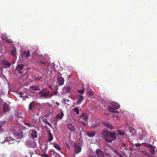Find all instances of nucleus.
Here are the masks:
<instances>
[{
  "instance_id": "obj_27",
  "label": "nucleus",
  "mask_w": 157,
  "mask_h": 157,
  "mask_svg": "<svg viewBox=\"0 0 157 157\" xmlns=\"http://www.w3.org/2000/svg\"><path fill=\"white\" fill-rule=\"evenodd\" d=\"M24 124L25 125L30 128L35 127V125H34V124H33L32 122L31 123H24Z\"/></svg>"
},
{
  "instance_id": "obj_60",
  "label": "nucleus",
  "mask_w": 157,
  "mask_h": 157,
  "mask_svg": "<svg viewBox=\"0 0 157 157\" xmlns=\"http://www.w3.org/2000/svg\"><path fill=\"white\" fill-rule=\"evenodd\" d=\"M33 143L34 144V146H33L34 147H36V144H35V143H33Z\"/></svg>"
},
{
  "instance_id": "obj_1",
  "label": "nucleus",
  "mask_w": 157,
  "mask_h": 157,
  "mask_svg": "<svg viewBox=\"0 0 157 157\" xmlns=\"http://www.w3.org/2000/svg\"><path fill=\"white\" fill-rule=\"evenodd\" d=\"M118 136L117 133L113 132H110L108 138H106V141L111 143L113 141L115 140Z\"/></svg>"
},
{
  "instance_id": "obj_58",
  "label": "nucleus",
  "mask_w": 157,
  "mask_h": 157,
  "mask_svg": "<svg viewBox=\"0 0 157 157\" xmlns=\"http://www.w3.org/2000/svg\"><path fill=\"white\" fill-rule=\"evenodd\" d=\"M24 94L23 93H20V96H21V97H22V96H23Z\"/></svg>"
},
{
  "instance_id": "obj_4",
  "label": "nucleus",
  "mask_w": 157,
  "mask_h": 157,
  "mask_svg": "<svg viewBox=\"0 0 157 157\" xmlns=\"http://www.w3.org/2000/svg\"><path fill=\"white\" fill-rule=\"evenodd\" d=\"M49 93V91L47 89H44L40 91L39 94L41 97L48 98Z\"/></svg>"
},
{
  "instance_id": "obj_50",
  "label": "nucleus",
  "mask_w": 157,
  "mask_h": 157,
  "mask_svg": "<svg viewBox=\"0 0 157 157\" xmlns=\"http://www.w3.org/2000/svg\"><path fill=\"white\" fill-rule=\"evenodd\" d=\"M14 115L17 117V116H18L19 115L18 114V113L17 112H15V113H14Z\"/></svg>"
},
{
  "instance_id": "obj_63",
  "label": "nucleus",
  "mask_w": 157,
  "mask_h": 157,
  "mask_svg": "<svg viewBox=\"0 0 157 157\" xmlns=\"http://www.w3.org/2000/svg\"><path fill=\"white\" fill-rule=\"evenodd\" d=\"M22 72H19V73H21Z\"/></svg>"
},
{
  "instance_id": "obj_54",
  "label": "nucleus",
  "mask_w": 157,
  "mask_h": 157,
  "mask_svg": "<svg viewBox=\"0 0 157 157\" xmlns=\"http://www.w3.org/2000/svg\"><path fill=\"white\" fill-rule=\"evenodd\" d=\"M122 146L125 147L126 146V144L124 142H123L122 143Z\"/></svg>"
},
{
  "instance_id": "obj_55",
  "label": "nucleus",
  "mask_w": 157,
  "mask_h": 157,
  "mask_svg": "<svg viewBox=\"0 0 157 157\" xmlns=\"http://www.w3.org/2000/svg\"><path fill=\"white\" fill-rule=\"evenodd\" d=\"M63 100L64 101V103L65 104H66V99H65V98H64L63 99Z\"/></svg>"
},
{
  "instance_id": "obj_53",
  "label": "nucleus",
  "mask_w": 157,
  "mask_h": 157,
  "mask_svg": "<svg viewBox=\"0 0 157 157\" xmlns=\"http://www.w3.org/2000/svg\"><path fill=\"white\" fill-rule=\"evenodd\" d=\"M88 94L90 95H92V93L90 91H89L88 92Z\"/></svg>"
},
{
  "instance_id": "obj_48",
  "label": "nucleus",
  "mask_w": 157,
  "mask_h": 157,
  "mask_svg": "<svg viewBox=\"0 0 157 157\" xmlns=\"http://www.w3.org/2000/svg\"><path fill=\"white\" fill-rule=\"evenodd\" d=\"M113 151L117 155H118L119 154V153L116 150H113Z\"/></svg>"
},
{
  "instance_id": "obj_24",
  "label": "nucleus",
  "mask_w": 157,
  "mask_h": 157,
  "mask_svg": "<svg viewBox=\"0 0 157 157\" xmlns=\"http://www.w3.org/2000/svg\"><path fill=\"white\" fill-rule=\"evenodd\" d=\"M79 123L81 124L83 126H86L87 124V121H84L82 120H78Z\"/></svg>"
},
{
  "instance_id": "obj_36",
  "label": "nucleus",
  "mask_w": 157,
  "mask_h": 157,
  "mask_svg": "<svg viewBox=\"0 0 157 157\" xmlns=\"http://www.w3.org/2000/svg\"><path fill=\"white\" fill-rule=\"evenodd\" d=\"M42 78V77L40 75H39L37 76H35V79L36 81H39L40 79H41Z\"/></svg>"
},
{
  "instance_id": "obj_15",
  "label": "nucleus",
  "mask_w": 157,
  "mask_h": 157,
  "mask_svg": "<svg viewBox=\"0 0 157 157\" xmlns=\"http://www.w3.org/2000/svg\"><path fill=\"white\" fill-rule=\"evenodd\" d=\"M103 124L107 128L110 130H112L113 129V127L111 125L105 122H103Z\"/></svg>"
},
{
  "instance_id": "obj_13",
  "label": "nucleus",
  "mask_w": 157,
  "mask_h": 157,
  "mask_svg": "<svg viewBox=\"0 0 157 157\" xmlns=\"http://www.w3.org/2000/svg\"><path fill=\"white\" fill-rule=\"evenodd\" d=\"M88 119V116L87 114L85 113H83L80 116V118L79 120H81L83 119V121H87Z\"/></svg>"
},
{
  "instance_id": "obj_35",
  "label": "nucleus",
  "mask_w": 157,
  "mask_h": 157,
  "mask_svg": "<svg viewBox=\"0 0 157 157\" xmlns=\"http://www.w3.org/2000/svg\"><path fill=\"white\" fill-rule=\"evenodd\" d=\"M40 155L42 157H49V156L45 152L42 153Z\"/></svg>"
},
{
  "instance_id": "obj_3",
  "label": "nucleus",
  "mask_w": 157,
  "mask_h": 157,
  "mask_svg": "<svg viewBox=\"0 0 157 157\" xmlns=\"http://www.w3.org/2000/svg\"><path fill=\"white\" fill-rule=\"evenodd\" d=\"M31 122L34 125H36L38 124L40 121V117L38 116V114L35 113L33 114H32Z\"/></svg>"
},
{
  "instance_id": "obj_59",
  "label": "nucleus",
  "mask_w": 157,
  "mask_h": 157,
  "mask_svg": "<svg viewBox=\"0 0 157 157\" xmlns=\"http://www.w3.org/2000/svg\"><path fill=\"white\" fill-rule=\"evenodd\" d=\"M55 89L56 90H58V86H56V87H55Z\"/></svg>"
},
{
  "instance_id": "obj_43",
  "label": "nucleus",
  "mask_w": 157,
  "mask_h": 157,
  "mask_svg": "<svg viewBox=\"0 0 157 157\" xmlns=\"http://www.w3.org/2000/svg\"><path fill=\"white\" fill-rule=\"evenodd\" d=\"M99 125H100V124L98 123L95 124L94 125H92V126L91 127H92L93 128H95L97 127Z\"/></svg>"
},
{
  "instance_id": "obj_52",
  "label": "nucleus",
  "mask_w": 157,
  "mask_h": 157,
  "mask_svg": "<svg viewBox=\"0 0 157 157\" xmlns=\"http://www.w3.org/2000/svg\"><path fill=\"white\" fill-rule=\"evenodd\" d=\"M40 62L42 64H44V65H45L46 64V62L45 61H41Z\"/></svg>"
},
{
  "instance_id": "obj_18",
  "label": "nucleus",
  "mask_w": 157,
  "mask_h": 157,
  "mask_svg": "<svg viewBox=\"0 0 157 157\" xmlns=\"http://www.w3.org/2000/svg\"><path fill=\"white\" fill-rule=\"evenodd\" d=\"M87 136L90 137H92L94 136L96 134L95 132L92 131L90 132H86Z\"/></svg>"
},
{
  "instance_id": "obj_33",
  "label": "nucleus",
  "mask_w": 157,
  "mask_h": 157,
  "mask_svg": "<svg viewBox=\"0 0 157 157\" xmlns=\"http://www.w3.org/2000/svg\"><path fill=\"white\" fill-rule=\"evenodd\" d=\"M108 109L109 110V111H110V112H112L113 113H117V111L114 110V109H113L112 108H111V107H109L108 108Z\"/></svg>"
},
{
  "instance_id": "obj_25",
  "label": "nucleus",
  "mask_w": 157,
  "mask_h": 157,
  "mask_svg": "<svg viewBox=\"0 0 157 157\" xmlns=\"http://www.w3.org/2000/svg\"><path fill=\"white\" fill-rule=\"evenodd\" d=\"M24 65L23 64H18L17 67H16V68L17 70H21L23 68Z\"/></svg>"
},
{
  "instance_id": "obj_45",
  "label": "nucleus",
  "mask_w": 157,
  "mask_h": 157,
  "mask_svg": "<svg viewBox=\"0 0 157 157\" xmlns=\"http://www.w3.org/2000/svg\"><path fill=\"white\" fill-rule=\"evenodd\" d=\"M105 155L106 156H109V157H111L112 156V154L110 153H105Z\"/></svg>"
},
{
  "instance_id": "obj_28",
  "label": "nucleus",
  "mask_w": 157,
  "mask_h": 157,
  "mask_svg": "<svg viewBox=\"0 0 157 157\" xmlns=\"http://www.w3.org/2000/svg\"><path fill=\"white\" fill-rule=\"evenodd\" d=\"M2 63L4 65L8 66H10L11 65V64L10 63L5 60H3L2 61Z\"/></svg>"
},
{
  "instance_id": "obj_62",
  "label": "nucleus",
  "mask_w": 157,
  "mask_h": 157,
  "mask_svg": "<svg viewBox=\"0 0 157 157\" xmlns=\"http://www.w3.org/2000/svg\"><path fill=\"white\" fill-rule=\"evenodd\" d=\"M66 101H67V102H68L70 101L68 100L67 99Z\"/></svg>"
},
{
  "instance_id": "obj_41",
  "label": "nucleus",
  "mask_w": 157,
  "mask_h": 157,
  "mask_svg": "<svg viewBox=\"0 0 157 157\" xmlns=\"http://www.w3.org/2000/svg\"><path fill=\"white\" fill-rule=\"evenodd\" d=\"M117 132L119 134L120 136L124 135V133L121 130H118L117 131Z\"/></svg>"
},
{
  "instance_id": "obj_22",
  "label": "nucleus",
  "mask_w": 157,
  "mask_h": 157,
  "mask_svg": "<svg viewBox=\"0 0 157 157\" xmlns=\"http://www.w3.org/2000/svg\"><path fill=\"white\" fill-rule=\"evenodd\" d=\"M48 140L49 142H51L53 139V136L50 131L48 133Z\"/></svg>"
},
{
  "instance_id": "obj_2",
  "label": "nucleus",
  "mask_w": 157,
  "mask_h": 157,
  "mask_svg": "<svg viewBox=\"0 0 157 157\" xmlns=\"http://www.w3.org/2000/svg\"><path fill=\"white\" fill-rule=\"evenodd\" d=\"M37 104L34 101L31 102L29 105L28 112L30 114L32 115V114L34 113V111L37 108Z\"/></svg>"
},
{
  "instance_id": "obj_34",
  "label": "nucleus",
  "mask_w": 157,
  "mask_h": 157,
  "mask_svg": "<svg viewBox=\"0 0 157 157\" xmlns=\"http://www.w3.org/2000/svg\"><path fill=\"white\" fill-rule=\"evenodd\" d=\"M142 153L144 155L148 157H151V155L149 153L145 151H142Z\"/></svg>"
},
{
  "instance_id": "obj_64",
  "label": "nucleus",
  "mask_w": 157,
  "mask_h": 157,
  "mask_svg": "<svg viewBox=\"0 0 157 157\" xmlns=\"http://www.w3.org/2000/svg\"><path fill=\"white\" fill-rule=\"evenodd\" d=\"M156 151H157V149H156Z\"/></svg>"
},
{
  "instance_id": "obj_6",
  "label": "nucleus",
  "mask_w": 157,
  "mask_h": 157,
  "mask_svg": "<svg viewBox=\"0 0 157 157\" xmlns=\"http://www.w3.org/2000/svg\"><path fill=\"white\" fill-rule=\"evenodd\" d=\"M23 133L22 131L20 130L18 132L17 131L15 133H14L15 136L17 139H21L23 137Z\"/></svg>"
},
{
  "instance_id": "obj_44",
  "label": "nucleus",
  "mask_w": 157,
  "mask_h": 157,
  "mask_svg": "<svg viewBox=\"0 0 157 157\" xmlns=\"http://www.w3.org/2000/svg\"><path fill=\"white\" fill-rule=\"evenodd\" d=\"M6 40V42L7 43H11L13 42V41L10 39H7Z\"/></svg>"
},
{
  "instance_id": "obj_11",
  "label": "nucleus",
  "mask_w": 157,
  "mask_h": 157,
  "mask_svg": "<svg viewBox=\"0 0 157 157\" xmlns=\"http://www.w3.org/2000/svg\"><path fill=\"white\" fill-rule=\"evenodd\" d=\"M67 127L68 129L71 132H73L75 130V127L71 123H68L67 124Z\"/></svg>"
},
{
  "instance_id": "obj_49",
  "label": "nucleus",
  "mask_w": 157,
  "mask_h": 157,
  "mask_svg": "<svg viewBox=\"0 0 157 157\" xmlns=\"http://www.w3.org/2000/svg\"><path fill=\"white\" fill-rule=\"evenodd\" d=\"M141 144H135V146L136 147H140L141 146Z\"/></svg>"
},
{
  "instance_id": "obj_47",
  "label": "nucleus",
  "mask_w": 157,
  "mask_h": 157,
  "mask_svg": "<svg viewBox=\"0 0 157 157\" xmlns=\"http://www.w3.org/2000/svg\"><path fill=\"white\" fill-rule=\"evenodd\" d=\"M52 94H53V96H55L57 94H58V92L57 91H56L52 92Z\"/></svg>"
},
{
  "instance_id": "obj_21",
  "label": "nucleus",
  "mask_w": 157,
  "mask_h": 157,
  "mask_svg": "<svg viewBox=\"0 0 157 157\" xmlns=\"http://www.w3.org/2000/svg\"><path fill=\"white\" fill-rule=\"evenodd\" d=\"M42 121L43 123L48 125L51 128H53L52 126L50 124V123L49 122H48L47 120L45 118L43 117L42 119Z\"/></svg>"
},
{
  "instance_id": "obj_42",
  "label": "nucleus",
  "mask_w": 157,
  "mask_h": 157,
  "mask_svg": "<svg viewBox=\"0 0 157 157\" xmlns=\"http://www.w3.org/2000/svg\"><path fill=\"white\" fill-rule=\"evenodd\" d=\"M142 144H144V146L146 147H147L148 148H149L150 147L151 145L150 144H147V143H143Z\"/></svg>"
},
{
  "instance_id": "obj_37",
  "label": "nucleus",
  "mask_w": 157,
  "mask_h": 157,
  "mask_svg": "<svg viewBox=\"0 0 157 157\" xmlns=\"http://www.w3.org/2000/svg\"><path fill=\"white\" fill-rule=\"evenodd\" d=\"M11 53L13 56H15L17 54V51L16 50H12L11 51Z\"/></svg>"
},
{
  "instance_id": "obj_30",
  "label": "nucleus",
  "mask_w": 157,
  "mask_h": 157,
  "mask_svg": "<svg viewBox=\"0 0 157 157\" xmlns=\"http://www.w3.org/2000/svg\"><path fill=\"white\" fill-rule=\"evenodd\" d=\"M23 54L26 58H27L30 56V52L29 51H28L27 52L26 51L24 52L23 53Z\"/></svg>"
},
{
  "instance_id": "obj_5",
  "label": "nucleus",
  "mask_w": 157,
  "mask_h": 157,
  "mask_svg": "<svg viewBox=\"0 0 157 157\" xmlns=\"http://www.w3.org/2000/svg\"><path fill=\"white\" fill-rule=\"evenodd\" d=\"M30 131L31 132L30 134V137L31 138L33 139L37 137V132L36 130L32 129H30Z\"/></svg>"
},
{
  "instance_id": "obj_10",
  "label": "nucleus",
  "mask_w": 157,
  "mask_h": 157,
  "mask_svg": "<svg viewBox=\"0 0 157 157\" xmlns=\"http://www.w3.org/2000/svg\"><path fill=\"white\" fill-rule=\"evenodd\" d=\"M77 99L78 100L77 101L76 103L78 105H80L83 100V97L82 95H77Z\"/></svg>"
},
{
  "instance_id": "obj_56",
  "label": "nucleus",
  "mask_w": 157,
  "mask_h": 157,
  "mask_svg": "<svg viewBox=\"0 0 157 157\" xmlns=\"http://www.w3.org/2000/svg\"><path fill=\"white\" fill-rule=\"evenodd\" d=\"M118 155H119L120 157H123V156L120 153H119Z\"/></svg>"
},
{
  "instance_id": "obj_32",
  "label": "nucleus",
  "mask_w": 157,
  "mask_h": 157,
  "mask_svg": "<svg viewBox=\"0 0 157 157\" xmlns=\"http://www.w3.org/2000/svg\"><path fill=\"white\" fill-rule=\"evenodd\" d=\"M7 37L6 36V34H2V35L1 38L2 40L4 41L6 40L7 39Z\"/></svg>"
},
{
  "instance_id": "obj_61",
  "label": "nucleus",
  "mask_w": 157,
  "mask_h": 157,
  "mask_svg": "<svg viewBox=\"0 0 157 157\" xmlns=\"http://www.w3.org/2000/svg\"><path fill=\"white\" fill-rule=\"evenodd\" d=\"M49 88H50L51 89H52V86H48Z\"/></svg>"
},
{
  "instance_id": "obj_38",
  "label": "nucleus",
  "mask_w": 157,
  "mask_h": 157,
  "mask_svg": "<svg viewBox=\"0 0 157 157\" xmlns=\"http://www.w3.org/2000/svg\"><path fill=\"white\" fill-rule=\"evenodd\" d=\"M74 111L75 112L77 115L79 114V112L78 109L77 107H75L74 109Z\"/></svg>"
},
{
  "instance_id": "obj_57",
  "label": "nucleus",
  "mask_w": 157,
  "mask_h": 157,
  "mask_svg": "<svg viewBox=\"0 0 157 157\" xmlns=\"http://www.w3.org/2000/svg\"><path fill=\"white\" fill-rule=\"evenodd\" d=\"M56 104L58 106L59 105H60L59 103L58 102H56Z\"/></svg>"
},
{
  "instance_id": "obj_23",
  "label": "nucleus",
  "mask_w": 157,
  "mask_h": 157,
  "mask_svg": "<svg viewBox=\"0 0 157 157\" xmlns=\"http://www.w3.org/2000/svg\"><path fill=\"white\" fill-rule=\"evenodd\" d=\"M150 151L152 155H154L155 154V147L152 145H151L150 147Z\"/></svg>"
},
{
  "instance_id": "obj_7",
  "label": "nucleus",
  "mask_w": 157,
  "mask_h": 157,
  "mask_svg": "<svg viewBox=\"0 0 157 157\" xmlns=\"http://www.w3.org/2000/svg\"><path fill=\"white\" fill-rule=\"evenodd\" d=\"M96 153L98 157H104L103 152L101 149H98L96 150Z\"/></svg>"
},
{
  "instance_id": "obj_46",
  "label": "nucleus",
  "mask_w": 157,
  "mask_h": 157,
  "mask_svg": "<svg viewBox=\"0 0 157 157\" xmlns=\"http://www.w3.org/2000/svg\"><path fill=\"white\" fill-rule=\"evenodd\" d=\"M22 98L23 99H25V100L26 98H28V96L27 95L23 96H22Z\"/></svg>"
},
{
  "instance_id": "obj_26",
  "label": "nucleus",
  "mask_w": 157,
  "mask_h": 157,
  "mask_svg": "<svg viewBox=\"0 0 157 157\" xmlns=\"http://www.w3.org/2000/svg\"><path fill=\"white\" fill-rule=\"evenodd\" d=\"M24 117L21 116L19 115L18 116H17V121L19 122L23 121Z\"/></svg>"
},
{
  "instance_id": "obj_29",
  "label": "nucleus",
  "mask_w": 157,
  "mask_h": 157,
  "mask_svg": "<svg viewBox=\"0 0 157 157\" xmlns=\"http://www.w3.org/2000/svg\"><path fill=\"white\" fill-rule=\"evenodd\" d=\"M53 146L57 150L60 151L61 150V147L58 144L56 143L54 144L53 145Z\"/></svg>"
},
{
  "instance_id": "obj_51",
  "label": "nucleus",
  "mask_w": 157,
  "mask_h": 157,
  "mask_svg": "<svg viewBox=\"0 0 157 157\" xmlns=\"http://www.w3.org/2000/svg\"><path fill=\"white\" fill-rule=\"evenodd\" d=\"M53 96V94L52 93V94H49V96H48V98H51Z\"/></svg>"
},
{
  "instance_id": "obj_12",
  "label": "nucleus",
  "mask_w": 157,
  "mask_h": 157,
  "mask_svg": "<svg viewBox=\"0 0 157 157\" xmlns=\"http://www.w3.org/2000/svg\"><path fill=\"white\" fill-rule=\"evenodd\" d=\"M74 146L75 152L78 153H79L81 150V148L78 145H77L76 143L74 144Z\"/></svg>"
},
{
  "instance_id": "obj_40",
  "label": "nucleus",
  "mask_w": 157,
  "mask_h": 157,
  "mask_svg": "<svg viewBox=\"0 0 157 157\" xmlns=\"http://www.w3.org/2000/svg\"><path fill=\"white\" fill-rule=\"evenodd\" d=\"M90 157H98L96 154V152L95 153H92L90 154Z\"/></svg>"
},
{
  "instance_id": "obj_19",
  "label": "nucleus",
  "mask_w": 157,
  "mask_h": 157,
  "mask_svg": "<svg viewBox=\"0 0 157 157\" xmlns=\"http://www.w3.org/2000/svg\"><path fill=\"white\" fill-rule=\"evenodd\" d=\"M64 116V113H63V110L61 109V113L58 114L56 116V117L57 119H61Z\"/></svg>"
},
{
  "instance_id": "obj_17",
  "label": "nucleus",
  "mask_w": 157,
  "mask_h": 157,
  "mask_svg": "<svg viewBox=\"0 0 157 157\" xmlns=\"http://www.w3.org/2000/svg\"><path fill=\"white\" fill-rule=\"evenodd\" d=\"M30 89L35 91H39L40 90L39 86L33 85L30 86Z\"/></svg>"
},
{
  "instance_id": "obj_20",
  "label": "nucleus",
  "mask_w": 157,
  "mask_h": 157,
  "mask_svg": "<svg viewBox=\"0 0 157 157\" xmlns=\"http://www.w3.org/2000/svg\"><path fill=\"white\" fill-rule=\"evenodd\" d=\"M58 81L59 84V85H62L63 84L64 79L63 77H59L58 78Z\"/></svg>"
},
{
  "instance_id": "obj_9",
  "label": "nucleus",
  "mask_w": 157,
  "mask_h": 157,
  "mask_svg": "<svg viewBox=\"0 0 157 157\" xmlns=\"http://www.w3.org/2000/svg\"><path fill=\"white\" fill-rule=\"evenodd\" d=\"M110 132L108 130H104L102 132V135L104 136V139L106 141V138H108Z\"/></svg>"
},
{
  "instance_id": "obj_16",
  "label": "nucleus",
  "mask_w": 157,
  "mask_h": 157,
  "mask_svg": "<svg viewBox=\"0 0 157 157\" xmlns=\"http://www.w3.org/2000/svg\"><path fill=\"white\" fill-rule=\"evenodd\" d=\"M5 123L6 121H0V133H2L4 131V129L2 127Z\"/></svg>"
},
{
  "instance_id": "obj_14",
  "label": "nucleus",
  "mask_w": 157,
  "mask_h": 157,
  "mask_svg": "<svg viewBox=\"0 0 157 157\" xmlns=\"http://www.w3.org/2000/svg\"><path fill=\"white\" fill-rule=\"evenodd\" d=\"M10 110V109L9 105L6 103H4L3 105V112L6 113L9 111Z\"/></svg>"
},
{
  "instance_id": "obj_8",
  "label": "nucleus",
  "mask_w": 157,
  "mask_h": 157,
  "mask_svg": "<svg viewBox=\"0 0 157 157\" xmlns=\"http://www.w3.org/2000/svg\"><path fill=\"white\" fill-rule=\"evenodd\" d=\"M111 105L113 109H119L120 107L119 104L116 102H112L111 103Z\"/></svg>"
},
{
  "instance_id": "obj_31",
  "label": "nucleus",
  "mask_w": 157,
  "mask_h": 157,
  "mask_svg": "<svg viewBox=\"0 0 157 157\" xmlns=\"http://www.w3.org/2000/svg\"><path fill=\"white\" fill-rule=\"evenodd\" d=\"M64 90L65 92L68 93L70 92L71 89L69 87H64Z\"/></svg>"
},
{
  "instance_id": "obj_39",
  "label": "nucleus",
  "mask_w": 157,
  "mask_h": 157,
  "mask_svg": "<svg viewBox=\"0 0 157 157\" xmlns=\"http://www.w3.org/2000/svg\"><path fill=\"white\" fill-rule=\"evenodd\" d=\"M77 92L81 94H83L85 92V90L84 89H82V90H78L77 91Z\"/></svg>"
}]
</instances>
